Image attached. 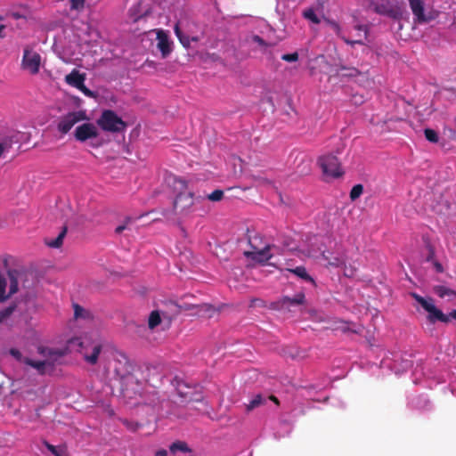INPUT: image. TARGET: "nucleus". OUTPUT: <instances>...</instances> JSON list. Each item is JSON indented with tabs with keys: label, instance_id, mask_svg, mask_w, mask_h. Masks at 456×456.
Returning <instances> with one entry per match:
<instances>
[{
	"label": "nucleus",
	"instance_id": "56",
	"mask_svg": "<svg viewBox=\"0 0 456 456\" xmlns=\"http://www.w3.org/2000/svg\"><path fill=\"white\" fill-rule=\"evenodd\" d=\"M191 40L197 41V38L196 37H192Z\"/></svg>",
	"mask_w": 456,
	"mask_h": 456
},
{
	"label": "nucleus",
	"instance_id": "10",
	"mask_svg": "<svg viewBox=\"0 0 456 456\" xmlns=\"http://www.w3.org/2000/svg\"><path fill=\"white\" fill-rule=\"evenodd\" d=\"M41 65V56L38 53L33 51L29 46L23 50L21 67L28 70L30 74L36 75L39 72Z\"/></svg>",
	"mask_w": 456,
	"mask_h": 456
},
{
	"label": "nucleus",
	"instance_id": "37",
	"mask_svg": "<svg viewBox=\"0 0 456 456\" xmlns=\"http://www.w3.org/2000/svg\"><path fill=\"white\" fill-rule=\"evenodd\" d=\"M299 58V55L297 52H294L292 53H286L281 56V60L288 61V62H293L297 61Z\"/></svg>",
	"mask_w": 456,
	"mask_h": 456
},
{
	"label": "nucleus",
	"instance_id": "3",
	"mask_svg": "<svg viewBox=\"0 0 456 456\" xmlns=\"http://www.w3.org/2000/svg\"><path fill=\"white\" fill-rule=\"evenodd\" d=\"M368 7L374 12L400 20L404 13L403 3L401 0H368Z\"/></svg>",
	"mask_w": 456,
	"mask_h": 456
},
{
	"label": "nucleus",
	"instance_id": "57",
	"mask_svg": "<svg viewBox=\"0 0 456 456\" xmlns=\"http://www.w3.org/2000/svg\"><path fill=\"white\" fill-rule=\"evenodd\" d=\"M2 20V17L0 16V20Z\"/></svg>",
	"mask_w": 456,
	"mask_h": 456
},
{
	"label": "nucleus",
	"instance_id": "23",
	"mask_svg": "<svg viewBox=\"0 0 456 456\" xmlns=\"http://www.w3.org/2000/svg\"><path fill=\"white\" fill-rule=\"evenodd\" d=\"M434 292L440 297H456V292L445 286L443 285H437L435 286L433 289Z\"/></svg>",
	"mask_w": 456,
	"mask_h": 456
},
{
	"label": "nucleus",
	"instance_id": "47",
	"mask_svg": "<svg viewBox=\"0 0 456 456\" xmlns=\"http://www.w3.org/2000/svg\"><path fill=\"white\" fill-rule=\"evenodd\" d=\"M126 224H125L118 225V226L115 229V232H116V233H118V234H120L124 230H126Z\"/></svg>",
	"mask_w": 456,
	"mask_h": 456
},
{
	"label": "nucleus",
	"instance_id": "21",
	"mask_svg": "<svg viewBox=\"0 0 456 456\" xmlns=\"http://www.w3.org/2000/svg\"><path fill=\"white\" fill-rule=\"evenodd\" d=\"M25 362L29 366L37 369L41 374H45L47 371H50L49 366L45 360L43 361H34L30 359H26Z\"/></svg>",
	"mask_w": 456,
	"mask_h": 456
},
{
	"label": "nucleus",
	"instance_id": "34",
	"mask_svg": "<svg viewBox=\"0 0 456 456\" xmlns=\"http://www.w3.org/2000/svg\"><path fill=\"white\" fill-rule=\"evenodd\" d=\"M122 423H123V425L126 426V428L128 430H130L132 432L137 431L142 427V425L140 423L134 422V421H129L128 419H123Z\"/></svg>",
	"mask_w": 456,
	"mask_h": 456
},
{
	"label": "nucleus",
	"instance_id": "49",
	"mask_svg": "<svg viewBox=\"0 0 456 456\" xmlns=\"http://www.w3.org/2000/svg\"><path fill=\"white\" fill-rule=\"evenodd\" d=\"M446 316H449V322L451 319L456 320V310H452L449 314H446Z\"/></svg>",
	"mask_w": 456,
	"mask_h": 456
},
{
	"label": "nucleus",
	"instance_id": "27",
	"mask_svg": "<svg viewBox=\"0 0 456 456\" xmlns=\"http://www.w3.org/2000/svg\"><path fill=\"white\" fill-rule=\"evenodd\" d=\"M161 322V317L158 311H152L149 316L148 326L150 329H155Z\"/></svg>",
	"mask_w": 456,
	"mask_h": 456
},
{
	"label": "nucleus",
	"instance_id": "32",
	"mask_svg": "<svg viewBox=\"0 0 456 456\" xmlns=\"http://www.w3.org/2000/svg\"><path fill=\"white\" fill-rule=\"evenodd\" d=\"M363 192V186L362 184H355L353 186L351 191H350V199L351 200H357Z\"/></svg>",
	"mask_w": 456,
	"mask_h": 456
},
{
	"label": "nucleus",
	"instance_id": "50",
	"mask_svg": "<svg viewBox=\"0 0 456 456\" xmlns=\"http://www.w3.org/2000/svg\"><path fill=\"white\" fill-rule=\"evenodd\" d=\"M268 399L273 401V403H275L277 405L280 404V402H279L278 398L276 396H274V395H270L268 397Z\"/></svg>",
	"mask_w": 456,
	"mask_h": 456
},
{
	"label": "nucleus",
	"instance_id": "41",
	"mask_svg": "<svg viewBox=\"0 0 456 456\" xmlns=\"http://www.w3.org/2000/svg\"><path fill=\"white\" fill-rule=\"evenodd\" d=\"M422 241H423V243L425 245V248L427 249L434 247V245L431 242V239H430V237L428 234L422 235Z\"/></svg>",
	"mask_w": 456,
	"mask_h": 456
},
{
	"label": "nucleus",
	"instance_id": "43",
	"mask_svg": "<svg viewBox=\"0 0 456 456\" xmlns=\"http://www.w3.org/2000/svg\"><path fill=\"white\" fill-rule=\"evenodd\" d=\"M10 354H11V355H12L17 360H19V361L21 360L22 354H21V353L18 349L12 348L10 350Z\"/></svg>",
	"mask_w": 456,
	"mask_h": 456
},
{
	"label": "nucleus",
	"instance_id": "24",
	"mask_svg": "<svg viewBox=\"0 0 456 456\" xmlns=\"http://www.w3.org/2000/svg\"><path fill=\"white\" fill-rule=\"evenodd\" d=\"M174 30H175V36L177 37V38L179 39L180 43L185 47V48H188L190 47V45H191V38L184 35L180 27H179V23H176L175 25V28H174Z\"/></svg>",
	"mask_w": 456,
	"mask_h": 456
},
{
	"label": "nucleus",
	"instance_id": "1",
	"mask_svg": "<svg viewBox=\"0 0 456 456\" xmlns=\"http://www.w3.org/2000/svg\"><path fill=\"white\" fill-rule=\"evenodd\" d=\"M133 365L124 354H118L113 362V372L121 384L124 396L133 398L142 390V383L132 374Z\"/></svg>",
	"mask_w": 456,
	"mask_h": 456
},
{
	"label": "nucleus",
	"instance_id": "44",
	"mask_svg": "<svg viewBox=\"0 0 456 456\" xmlns=\"http://www.w3.org/2000/svg\"><path fill=\"white\" fill-rule=\"evenodd\" d=\"M179 395L182 397H184L185 399H188V401L196 400L198 401V398L193 399L191 396L189 395L188 392H183L180 387L177 388Z\"/></svg>",
	"mask_w": 456,
	"mask_h": 456
},
{
	"label": "nucleus",
	"instance_id": "28",
	"mask_svg": "<svg viewBox=\"0 0 456 456\" xmlns=\"http://www.w3.org/2000/svg\"><path fill=\"white\" fill-rule=\"evenodd\" d=\"M265 399L261 395H256L248 404H246V411H251L255 408L265 403Z\"/></svg>",
	"mask_w": 456,
	"mask_h": 456
},
{
	"label": "nucleus",
	"instance_id": "39",
	"mask_svg": "<svg viewBox=\"0 0 456 456\" xmlns=\"http://www.w3.org/2000/svg\"><path fill=\"white\" fill-rule=\"evenodd\" d=\"M252 40L258 44L260 46H263V47H266L268 46L269 45L258 35H255L253 36L252 37Z\"/></svg>",
	"mask_w": 456,
	"mask_h": 456
},
{
	"label": "nucleus",
	"instance_id": "22",
	"mask_svg": "<svg viewBox=\"0 0 456 456\" xmlns=\"http://www.w3.org/2000/svg\"><path fill=\"white\" fill-rule=\"evenodd\" d=\"M287 270L289 272L294 273L295 275L298 276L299 278H301L306 281H310L313 284H315L314 280L307 273L305 267L301 265V266H297L294 269L288 268Z\"/></svg>",
	"mask_w": 456,
	"mask_h": 456
},
{
	"label": "nucleus",
	"instance_id": "55",
	"mask_svg": "<svg viewBox=\"0 0 456 456\" xmlns=\"http://www.w3.org/2000/svg\"><path fill=\"white\" fill-rule=\"evenodd\" d=\"M452 126H453V128H452V129L456 130V117L452 120Z\"/></svg>",
	"mask_w": 456,
	"mask_h": 456
},
{
	"label": "nucleus",
	"instance_id": "4",
	"mask_svg": "<svg viewBox=\"0 0 456 456\" xmlns=\"http://www.w3.org/2000/svg\"><path fill=\"white\" fill-rule=\"evenodd\" d=\"M248 244L251 248V250L244 251L243 255L251 259L254 262L265 265L270 260L273 255L270 253L271 248H273L270 244H265L263 246L262 237L258 234H254L253 236H248Z\"/></svg>",
	"mask_w": 456,
	"mask_h": 456
},
{
	"label": "nucleus",
	"instance_id": "31",
	"mask_svg": "<svg viewBox=\"0 0 456 456\" xmlns=\"http://www.w3.org/2000/svg\"><path fill=\"white\" fill-rule=\"evenodd\" d=\"M15 308L16 305L12 304L0 311V322H4L9 316H11L14 312Z\"/></svg>",
	"mask_w": 456,
	"mask_h": 456
},
{
	"label": "nucleus",
	"instance_id": "51",
	"mask_svg": "<svg viewBox=\"0 0 456 456\" xmlns=\"http://www.w3.org/2000/svg\"><path fill=\"white\" fill-rule=\"evenodd\" d=\"M450 136L456 141V130L450 129Z\"/></svg>",
	"mask_w": 456,
	"mask_h": 456
},
{
	"label": "nucleus",
	"instance_id": "38",
	"mask_svg": "<svg viewBox=\"0 0 456 456\" xmlns=\"http://www.w3.org/2000/svg\"><path fill=\"white\" fill-rule=\"evenodd\" d=\"M85 0H70V8L72 10H81L84 8Z\"/></svg>",
	"mask_w": 456,
	"mask_h": 456
},
{
	"label": "nucleus",
	"instance_id": "53",
	"mask_svg": "<svg viewBox=\"0 0 456 456\" xmlns=\"http://www.w3.org/2000/svg\"><path fill=\"white\" fill-rule=\"evenodd\" d=\"M353 274H354V271L353 270H350V273H348L347 269L345 268V275L346 276L351 277V276H353Z\"/></svg>",
	"mask_w": 456,
	"mask_h": 456
},
{
	"label": "nucleus",
	"instance_id": "14",
	"mask_svg": "<svg viewBox=\"0 0 456 456\" xmlns=\"http://www.w3.org/2000/svg\"><path fill=\"white\" fill-rule=\"evenodd\" d=\"M305 301V294L303 292H299L293 297H283L282 298L272 303V308L274 310L289 309L291 305H304Z\"/></svg>",
	"mask_w": 456,
	"mask_h": 456
},
{
	"label": "nucleus",
	"instance_id": "48",
	"mask_svg": "<svg viewBox=\"0 0 456 456\" xmlns=\"http://www.w3.org/2000/svg\"><path fill=\"white\" fill-rule=\"evenodd\" d=\"M155 456H167V452L165 449L156 452Z\"/></svg>",
	"mask_w": 456,
	"mask_h": 456
},
{
	"label": "nucleus",
	"instance_id": "30",
	"mask_svg": "<svg viewBox=\"0 0 456 456\" xmlns=\"http://www.w3.org/2000/svg\"><path fill=\"white\" fill-rule=\"evenodd\" d=\"M12 138H4L0 141V158L5 153L10 152L12 148Z\"/></svg>",
	"mask_w": 456,
	"mask_h": 456
},
{
	"label": "nucleus",
	"instance_id": "2",
	"mask_svg": "<svg viewBox=\"0 0 456 456\" xmlns=\"http://www.w3.org/2000/svg\"><path fill=\"white\" fill-rule=\"evenodd\" d=\"M173 188L177 193L174 200V210L179 215H187L195 204L192 191L188 190L187 182L184 179L175 177Z\"/></svg>",
	"mask_w": 456,
	"mask_h": 456
},
{
	"label": "nucleus",
	"instance_id": "26",
	"mask_svg": "<svg viewBox=\"0 0 456 456\" xmlns=\"http://www.w3.org/2000/svg\"><path fill=\"white\" fill-rule=\"evenodd\" d=\"M302 15L305 20H308L314 24H319L321 22V19L313 8L304 10Z\"/></svg>",
	"mask_w": 456,
	"mask_h": 456
},
{
	"label": "nucleus",
	"instance_id": "46",
	"mask_svg": "<svg viewBox=\"0 0 456 456\" xmlns=\"http://www.w3.org/2000/svg\"><path fill=\"white\" fill-rule=\"evenodd\" d=\"M6 377L4 373L0 370V389L4 387L5 383Z\"/></svg>",
	"mask_w": 456,
	"mask_h": 456
},
{
	"label": "nucleus",
	"instance_id": "25",
	"mask_svg": "<svg viewBox=\"0 0 456 456\" xmlns=\"http://www.w3.org/2000/svg\"><path fill=\"white\" fill-rule=\"evenodd\" d=\"M67 233V227L63 226L61 232L59 233V235L53 240L47 242V245L51 248H60L62 245L63 239Z\"/></svg>",
	"mask_w": 456,
	"mask_h": 456
},
{
	"label": "nucleus",
	"instance_id": "19",
	"mask_svg": "<svg viewBox=\"0 0 456 456\" xmlns=\"http://www.w3.org/2000/svg\"><path fill=\"white\" fill-rule=\"evenodd\" d=\"M102 346L100 344H94L90 350H86L84 353V359L91 365L97 363L99 355L102 352Z\"/></svg>",
	"mask_w": 456,
	"mask_h": 456
},
{
	"label": "nucleus",
	"instance_id": "11",
	"mask_svg": "<svg viewBox=\"0 0 456 456\" xmlns=\"http://www.w3.org/2000/svg\"><path fill=\"white\" fill-rule=\"evenodd\" d=\"M86 78V76L85 73H80L79 70L74 69L70 73L65 76L64 80L69 86L77 88L85 95L94 97L95 94L85 86Z\"/></svg>",
	"mask_w": 456,
	"mask_h": 456
},
{
	"label": "nucleus",
	"instance_id": "42",
	"mask_svg": "<svg viewBox=\"0 0 456 456\" xmlns=\"http://www.w3.org/2000/svg\"><path fill=\"white\" fill-rule=\"evenodd\" d=\"M331 26L335 30L336 34L342 38V37L344 36L342 35V29L340 26L337 22H331Z\"/></svg>",
	"mask_w": 456,
	"mask_h": 456
},
{
	"label": "nucleus",
	"instance_id": "9",
	"mask_svg": "<svg viewBox=\"0 0 456 456\" xmlns=\"http://www.w3.org/2000/svg\"><path fill=\"white\" fill-rule=\"evenodd\" d=\"M7 273L10 281L8 293H6V278L0 273V303L5 301L9 297L18 291V278L20 273L17 270H9Z\"/></svg>",
	"mask_w": 456,
	"mask_h": 456
},
{
	"label": "nucleus",
	"instance_id": "29",
	"mask_svg": "<svg viewBox=\"0 0 456 456\" xmlns=\"http://www.w3.org/2000/svg\"><path fill=\"white\" fill-rule=\"evenodd\" d=\"M74 308V317L75 319H86L89 318L90 314L88 311H86L85 308H83L78 304L73 305Z\"/></svg>",
	"mask_w": 456,
	"mask_h": 456
},
{
	"label": "nucleus",
	"instance_id": "13",
	"mask_svg": "<svg viewBox=\"0 0 456 456\" xmlns=\"http://www.w3.org/2000/svg\"><path fill=\"white\" fill-rule=\"evenodd\" d=\"M354 22L353 26L355 35L351 37H342L344 42L347 45H365V39L368 36V27L366 25L358 24L355 16H353Z\"/></svg>",
	"mask_w": 456,
	"mask_h": 456
},
{
	"label": "nucleus",
	"instance_id": "8",
	"mask_svg": "<svg viewBox=\"0 0 456 456\" xmlns=\"http://www.w3.org/2000/svg\"><path fill=\"white\" fill-rule=\"evenodd\" d=\"M408 3L413 15L414 23L425 24L435 19L432 12L426 7L424 0H408Z\"/></svg>",
	"mask_w": 456,
	"mask_h": 456
},
{
	"label": "nucleus",
	"instance_id": "15",
	"mask_svg": "<svg viewBox=\"0 0 456 456\" xmlns=\"http://www.w3.org/2000/svg\"><path fill=\"white\" fill-rule=\"evenodd\" d=\"M98 129L93 123H84L76 127L74 136L79 142L96 138L98 136Z\"/></svg>",
	"mask_w": 456,
	"mask_h": 456
},
{
	"label": "nucleus",
	"instance_id": "18",
	"mask_svg": "<svg viewBox=\"0 0 456 456\" xmlns=\"http://www.w3.org/2000/svg\"><path fill=\"white\" fill-rule=\"evenodd\" d=\"M321 257L322 260H324L327 264V266L330 267H346V259L344 256H331L329 252L322 251Z\"/></svg>",
	"mask_w": 456,
	"mask_h": 456
},
{
	"label": "nucleus",
	"instance_id": "40",
	"mask_svg": "<svg viewBox=\"0 0 456 456\" xmlns=\"http://www.w3.org/2000/svg\"><path fill=\"white\" fill-rule=\"evenodd\" d=\"M428 251V254L426 257V261L427 262H434L436 259H435V256H436V249H435V247L433 248H430L428 249H427Z\"/></svg>",
	"mask_w": 456,
	"mask_h": 456
},
{
	"label": "nucleus",
	"instance_id": "7",
	"mask_svg": "<svg viewBox=\"0 0 456 456\" xmlns=\"http://www.w3.org/2000/svg\"><path fill=\"white\" fill-rule=\"evenodd\" d=\"M318 164L324 175L333 178L340 177L343 175L340 162L332 154L322 155L318 159Z\"/></svg>",
	"mask_w": 456,
	"mask_h": 456
},
{
	"label": "nucleus",
	"instance_id": "17",
	"mask_svg": "<svg viewBox=\"0 0 456 456\" xmlns=\"http://www.w3.org/2000/svg\"><path fill=\"white\" fill-rule=\"evenodd\" d=\"M157 47L160 51L162 58H167L172 52V43L169 40L167 34L164 30L159 29L157 32Z\"/></svg>",
	"mask_w": 456,
	"mask_h": 456
},
{
	"label": "nucleus",
	"instance_id": "36",
	"mask_svg": "<svg viewBox=\"0 0 456 456\" xmlns=\"http://www.w3.org/2000/svg\"><path fill=\"white\" fill-rule=\"evenodd\" d=\"M45 447L55 456H63L64 451L59 450L56 446L49 444L48 442H45Z\"/></svg>",
	"mask_w": 456,
	"mask_h": 456
},
{
	"label": "nucleus",
	"instance_id": "20",
	"mask_svg": "<svg viewBox=\"0 0 456 456\" xmlns=\"http://www.w3.org/2000/svg\"><path fill=\"white\" fill-rule=\"evenodd\" d=\"M339 75L346 77H366L364 73H362L357 69L354 67H345L342 66L339 69Z\"/></svg>",
	"mask_w": 456,
	"mask_h": 456
},
{
	"label": "nucleus",
	"instance_id": "52",
	"mask_svg": "<svg viewBox=\"0 0 456 456\" xmlns=\"http://www.w3.org/2000/svg\"><path fill=\"white\" fill-rule=\"evenodd\" d=\"M179 308H180V309H183V310H190V309H191V308H192V306H191V305H190L185 304V305H183V306H179Z\"/></svg>",
	"mask_w": 456,
	"mask_h": 456
},
{
	"label": "nucleus",
	"instance_id": "33",
	"mask_svg": "<svg viewBox=\"0 0 456 456\" xmlns=\"http://www.w3.org/2000/svg\"><path fill=\"white\" fill-rule=\"evenodd\" d=\"M424 134H425V137L428 141H429L430 142H438V134L437 133L431 129V128H426L424 130Z\"/></svg>",
	"mask_w": 456,
	"mask_h": 456
},
{
	"label": "nucleus",
	"instance_id": "6",
	"mask_svg": "<svg viewBox=\"0 0 456 456\" xmlns=\"http://www.w3.org/2000/svg\"><path fill=\"white\" fill-rule=\"evenodd\" d=\"M98 126L104 131L110 133L123 132L126 124L113 110H104L97 120Z\"/></svg>",
	"mask_w": 456,
	"mask_h": 456
},
{
	"label": "nucleus",
	"instance_id": "35",
	"mask_svg": "<svg viewBox=\"0 0 456 456\" xmlns=\"http://www.w3.org/2000/svg\"><path fill=\"white\" fill-rule=\"evenodd\" d=\"M224 197V191L222 190H215L213 192L208 195V199L211 201H219Z\"/></svg>",
	"mask_w": 456,
	"mask_h": 456
},
{
	"label": "nucleus",
	"instance_id": "54",
	"mask_svg": "<svg viewBox=\"0 0 456 456\" xmlns=\"http://www.w3.org/2000/svg\"><path fill=\"white\" fill-rule=\"evenodd\" d=\"M4 28H5L4 25H0V37H4V35L3 34Z\"/></svg>",
	"mask_w": 456,
	"mask_h": 456
},
{
	"label": "nucleus",
	"instance_id": "5",
	"mask_svg": "<svg viewBox=\"0 0 456 456\" xmlns=\"http://www.w3.org/2000/svg\"><path fill=\"white\" fill-rule=\"evenodd\" d=\"M411 296L422 306L425 311L428 312V314L427 319L430 323L434 324L436 322H441L444 323L449 322V316H446L445 314H444L434 305L433 298H425L415 292L411 293Z\"/></svg>",
	"mask_w": 456,
	"mask_h": 456
},
{
	"label": "nucleus",
	"instance_id": "16",
	"mask_svg": "<svg viewBox=\"0 0 456 456\" xmlns=\"http://www.w3.org/2000/svg\"><path fill=\"white\" fill-rule=\"evenodd\" d=\"M39 353L45 358L49 370L53 369L55 363H57L64 355L65 351L60 349H52L47 347H39Z\"/></svg>",
	"mask_w": 456,
	"mask_h": 456
},
{
	"label": "nucleus",
	"instance_id": "12",
	"mask_svg": "<svg viewBox=\"0 0 456 456\" xmlns=\"http://www.w3.org/2000/svg\"><path fill=\"white\" fill-rule=\"evenodd\" d=\"M86 118L84 111H72L61 117L58 122L57 128L59 132L65 134L79 121Z\"/></svg>",
	"mask_w": 456,
	"mask_h": 456
},
{
	"label": "nucleus",
	"instance_id": "45",
	"mask_svg": "<svg viewBox=\"0 0 456 456\" xmlns=\"http://www.w3.org/2000/svg\"><path fill=\"white\" fill-rule=\"evenodd\" d=\"M432 263H433V265H434V267H435V269H436V271L437 273H443V272H444V267H443V265H442V264H441V263H439V262H438V261H436V260H435V261H434V262H432Z\"/></svg>",
	"mask_w": 456,
	"mask_h": 456
}]
</instances>
